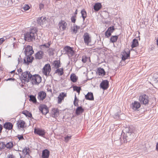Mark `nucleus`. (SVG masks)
Masks as SVG:
<instances>
[{
    "label": "nucleus",
    "instance_id": "7ed1b4c3",
    "mask_svg": "<svg viewBox=\"0 0 158 158\" xmlns=\"http://www.w3.org/2000/svg\"><path fill=\"white\" fill-rule=\"evenodd\" d=\"M36 28H34L30 29L28 31L24 34V40L25 41L31 42L35 41L36 36H37Z\"/></svg>",
    "mask_w": 158,
    "mask_h": 158
},
{
    "label": "nucleus",
    "instance_id": "338daca9",
    "mask_svg": "<svg viewBox=\"0 0 158 158\" xmlns=\"http://www.w3.org/2000/svg\"><path fill=\"white\" fill-rule=\"evenodd\" d=\"M156 150L157 151H158V142H157L156 144Z\"/></svg>",
    "mask_w": 158,
    "mask_h": 158
},
{
    "label": "nucleus",
    "instance_id": "2eb2a0df",
    "mask_svg": "<svg viewBox=\"0 0 158 158\" xmlns=\"http://www.w3.org/2000/svg\"><path fill=\"white\" fill-rule=\"evenodd\" d=\"M16 124L17 127L19 129H23L27 127L25 122L23 120H19L17 122Z\"/></svg>",
    "mask_w": 158,
    "mask_h": 158
},
{
    "label": "nucleus",
    "instance_id": "a19ab883",
    "mask_svg": "<svg viewBox=\"0 0 158 158\" xmlns=\"http://www.w3.org/2000/svg\"><path fill=\"white\" fill-rule=\"evenodd\" d=\"M115 28L114 26H112L109 27L107 30L112 34L115 31Z\"/></svg>",
    "mask_w": 158,
    "mask_h": 158
},
{
    "label": "nucleus",
    "instance_id": "9b49d317",
    "mask_svg": "<svg viewBox=\"0 0 158 158\" xmlns=\"http://www.w3.org/2000/svg\"><path fill=\"white\" fill-rule=\"evenodd\" d=\"M25 57L23 59V63L28 65L30 64L31 63L33 60H34V57L32 55L25 56Z\"/></svg>",
    "mask_w": 158,
    "mask_h": 158
},
{
    "label": "nucleus",
    "instance_id": "f03ea898",
    "mask_svg": "<svg viewBox=\"0 0 158 158\" xmlns=\"http://www.w3.org/2000/svg\"><path fill=\"white\" fill-rule=\"evenodd\" d=\"M135 128L131 125L125 128L122 131L121 137L123 139L124 142L127 143L131 141L134 138Z\"/></svg>",
    "mask_w": 158,
    "mask_h": 158
},
{
    "label": "nucleus",
    "instance_id": "39448f33",
    "mask_svg": "<svg viewBox=\"0 0 158 158\" xmlns=\"http://www.w3.org/2000/svg\"><path fill=\"white\" fill-rule=\"evenodd\" d=\"M63 50L64 52H65V54H67L69 58L72 57L75 54V51L73 50V48L69 46H65Z\"/></svg>",
    "mask_w": 158,
    "mask_h": 158
},
{
    "label": "nucleus",
    "instance_id": "cd10ccee",
    "mask_svg": "<svg viewBox=\"0 0 158 158\" xmlns=\"http://www.w3.org/2000/svg\"><path fill=\"white\" fill-rule=\"evenodd\" d=\"M119 35H112L110 39V43H114L116 42L118 39Z\"/></svg>",
    "mask_w": 158,
    "mask_h": 158
},
{
    "label": "nucleus",
    "instance_id": "4d7b16f0",
    "mask_svg": "<svg viewBox=\"0 0 158 158\" xmlns=\"http://www.w3.org/2000/svg\"><path fill=\"white\" fill-rule=\"evenodd\" d=\"M15 79L14 78H8L7 79H6V81H15Z\"/></svg>",
    "mask_w": 158,
    "mask_h": 158
},
{
    "label": "nucleus",
    "instance_id": "2f4dec72",
    "mask_svg": "<svg viewBox=\"0 0 158 158\" xmlns=\"http://www.w3.org/2000/svg\"><path fill=\"white\" fill-rule=\"evenodd\" d=\"M70 79L72 82L75 83L77 82L78 79V77L76 76L75 74L72 73L70 75Z\"/></svg>",
    "mask_w": 158,
    "mask_h": 158
},
{
    "label": "nucleus",
    "instance_id": "0eeeda50",
    "mask_svg": "<svg viewBox=\"0 0 158 158\" xmlns=\"http://www.w3.org/2000/svg\"><path fill=\"white\" fill-rule=\"evenodd\" d=\"M51 71V66L49 64H45L42 69V72L44 75L46 76H51L49 73Z\"/></svg>",
    "mask_w": 158,
    "mask_h": 158
},
{
    "label": "nucleus",
    "instance_id": "49530a36",
    "mask_svg": "<svg viewBox=\"0 0 158 158\" xmlns=\"http://www.w3.org/2000/svg\"><path fill=\"white\" fill-rule=\"evenodd\" d=\"M19 139V140H21L24 139L23 135H18L16 136Z\"/></svg>",
    "mask_w": 158,
    "mask_h": 158
},
{
    "label": "nucleus",
    "instance_id": "f3484780",
    "mask_svg": "<svg viewBox=\"0 0 158 158\" xmlns=\"http://www.w3.org/2000/svg\"><path fill=\"white\" fill-rule=\"evenodd\" d=\"M46 97V94L44 91H41L38 93V99L40 101H43Z\"/></svg>",
    "mask_w": 158,
    "mask_h": 158
},
{
    "label": "nucleus",
    "instance_id": "79ce46f5",
    "mask_svg": "<svg viewBox=\"0 0 158 158\" xmlns=\"http://www.w3.org/2000/svg\"><path fill=\"white\" fill-rule=\"evenodd\" d=\"M111 34H112L108 31L107 30L104 33L105 36V37L106 38H109L111 37L112 36Z\"/></svg>",
    "mask_w": 158,
    "mask_h": 158
},
{
    "label": "nucleus",
    "instance_id": "c85d7f7f",
    "mask_svg": "<svg viewBox=\"0 0 158 158\" xmlns=\"http://www.w3.org/2000/svg\"><path fill=\"white\" fill-rule=\"evenodd\" d=\"M55 74L56 73L59 76L62 75L64 73V70L63 68L57 69L55 72Z\"/></svg>",
    "mask_w": 158,
    "mask_h": 158
},
{
    "label": "nucleus",
    "instance_id": "4c0bfd02",
    "mask_svg": "<svg viewBox=\"0 0 158 158\" xmlns=\"http://www.w3.org/2000/svg\"><path fill=\"white\" fill-rule=\"evenodd\" d=\"M81 13L83 20H85L87 16V13L85 10H82L81 11Z\"/></svg>",
    "mask_w": 158,
    "mask_h": 158
},
{
    "label": "nucleus",
    "instance_id": "dca6fc26",
    "mask_svg": "<svg viewBox=\"0 0 158 158\" xmlns=\"http://www.w3.org/2000/svg\"><path fill=\"white\" fill-rule=\"evenodd\" d=\"M43 51L40 50L38 51L35 54V58L36 60H40L42 59L44 56Z\"/></svg>",
    "mask_w": 158,
    "mask_h": 158
},
{
    "label": "nucleus",
    "instance_id": "5701e85b",
    "mask_svg": "<svg viewBox=\"0 0 158 158\" xmlns=\"http://www.w3.org/2000/svg\"><path fill=\"white\" fill-rule=\"evenodd\" d=\"M85 98L86 100L89 101H93L94 98L93 93L91 92H88L87 94L85 95Z\"/></svg>",
    "mask_w": 158,
    "mask_h": 158
},
{
    "label": "nucleus",
    "instance_id": "603ef678",
    "mask_svg": "<svg viewBox=\"0 0 158 158\" xmlns=\"http://www.w3.org/2000/svg\"><path fill=\"white\" fill-rule=\"evenodd\" d=\"M41 45L45 48H49V45H47V44H42Z\"/></svg>",
    "mask_w": 158,
    "mask_h": 158
},
{
    "label": "nucleus",
    "instance_id": "864d4df0",
    "mask_svg": "<svg viewBox=\"0 0 158 158\" xmlns=\"http://www.w3.org/2000/svg\"><path fill=\"white\" fill-rule=\"evenodd\" d=\"M77 60V59H75V58H72V57L71 58V61L72 62H74V63H75Z\"/></svg>",
    "mask_w": 158,
    "mask_h": 158
},
{
    "label": "nucleus",
    "instance_id": "de8ad7c7",
    "mask_svg": "<svg viewBox=\"0 0 158 158\" xmlns=\"http://www.w3.org/2000/svg\"><path fill=\"white\" fill-rule=\"evenodd\" d=\"M88 59V57L86 56H83L82 57V61L83 63L86 62Z\"/></svg>",
    "mask_w": 158,
    "mask_h": 158
},
{
    "label": "nucleus",
    "instance_id": "052dcab7",
    "mask_svg": "<svg viewBox=\"0 0 158 158\" xmlns=\"http://www.w3.org/2000/svg\"><path fill=\"white\" fill-rule=\"evenodd\" d=\"M38 20H46V17L45 16H42L40 18H39L38 19Z\"/></svg>",
    "mask_w": 158,
    "mask_h": 158
},
{
    "label": "nucleus",
    "instance_id": "69168bd1",
    "mask_svg": "<svg viewBox=\"0 0 158 158\" xmlns=\"http://www.w3.org/2000/svg\"><path fill=\"white\" fill-rule=\"evenodd\" d=\"M142 21L139 22L140 20H139V22L140 23H142V24L144 25H145V20H141Z\"/></svg>",
    "mask_w": 158,
    "mask_h": 158
},
{
    "label": "nucleus",
    "instance_id": "7c9ffc66",
    "mask_svg": "<svg viewBox=\"0 0 158 158\" xmlns=\"http://www.w3.org/2000/svg\"><path fill=\"white\" fill-rule=\"evenodd\" d=\"M14 146L13 141H10L7 143L6 144L5 143V149L6 148L7 149H11Z\"/></svg>",
    "mask_w": 158,
    "mask_h": 158
},
{
    "label": "nucleus",
    "instance_id": "412c9836",
    "mask_svg": "<svg viewBox=\"0 0 158 158\" xmlns=\"http://www.w3.org/2000/svg\"><path fill=\"white\" fill-rule=\"evenodd\" d=\"M96 73L99 76H103L106 75V72L103 68L99 67L97 68Z\"/></svg>",
    "mask_w": 158,
    "mask_h": 158
},
{
    "label": "nucleus",
    "instance_id": "58836bf2",
    "mask_svg": "<svg viewBox=\"0 0 158 158\" xmlns=\"http://www.w3.org/2000/svg\"><path fill=\"white\" fill-rule=\"evenodd\" d=\"M79 28V27L77 26H74L73 28H72L71 31L73 33L76 34L77 32V29Z\"/></svg>",
    "mask_w": 158,
    "mask_h": 158
},
{
    "label": "nucleus",
    "instance_id": "8fccbe9b",
    "mask_svg": "<svg viewBox=\"0 0 158 158\" xmlns=\"http://www.w3.org/2000/svg\"><path fill=\"white\" fill-rule=\"evenodd\" d=\"M18 63L19 64L20 63H21L23 62V60L21 57V56L20 55L19 56V57L18 59Z\"/></svg>",
    "mask_w": 158,
    "mask_h": 158
},
{
    "label": "nucleus",
    "instance_id": "6e6552de",
    "mask_svg": "<svg viewBox=\"0 0 158 158\" xmlns=\"http://www.w3.org/2000/svg\"><path fill=\"white\" fill-rule=\"evenodd\" d=\"M130 50L128 52H126L125 50L123 51L121 53L122 55L121 59L122 61L124 62L123 65L126 64L125 60L127 59L130 58Z\"/></svg>",
    "mask_w": 158,
    "mask_h": 158
},
{
    "label": "nucleus",
    "instance_id": "774afa93",
    "mask_svg": "<svg viewBox=\"0 0 158 158\" xmlns=\"http://www.w3.org/2000/svg\"><path fill=\"white\" fill-rule=\"evenodd\" d=\"M124 62L122 61V60L120 63V65H121V66H123V64H124Z\"/></svg>",
    "mask_w": 158,
    "mask_h": 158
},
{
    "label": "nucleus",
    "instance_id": "c9c22d12",
    "mask_svg": "<svg viewBox=\"0 0 158 158\" xmlns=\"http://www.w3.org/2000/svg\"><path fill=\"white\" fill-rule=\"evenodd\" d=\"M22 152L25 155H27L29 154L31 151L29 148H27L26 147H25L23 149Z\"/></svg>",
    "mask_w": 158,
    "mask_h": 158
},
{
    "label": "nucleus",
    "instance_id": "0e129e2a",
    "mask_svg": "<svg viewBox=\"0 0 158 158\" xmlns=\"http://www.w3.org/2000/svg\"><path fill=\"white\" fill-rule=\"evenodd\" d=\"M78 100H79L77 98V97L76 96V94H75L74 101H78Z\"/></svg>",
    "mask_w": 158,
    "mask_h": 158
},
{
    "label": "nucleus",
    "instance_id": "b1692460",
    "mask_svg": "<svg viewBox=\"0 0 158 158\" xmlns=\"http://www.w3.org/2000/svg\"><path fill=\"white\" fill-rule=\"evenodd\" d=\"M49 155V151L47 149H45L42 152V158H48Z\"/></svg>",
    "mask_w": 158,
    "mask_h": 158
},
{
    "label": "nucleus",
    "instance_id": "a18cd8bd",
    "mask_svg": "<svg viewBox=\"0 0 158 158\" xmlns=\"http://www.w3.org/2000/svg\"><path fill=\"white\" fill-rule=\"evenodd\" d=\"M71 136H65L64 137V141L66 142V143L68 142L71 139Z\"/></svg>",
    "mask_w": 158,
    "mask_h": 158
},
{
    "label": "nucleus",
    "instance_id": "393cba45",
    "mask_svg": "<svg viewBox=\"0 0 158 158\" xmlns=\"http://www.w3.org/2000/svg\"><path fill=\"white\" fill-rule=\"evenodd\" d=\"M61 64L60 60H54L52 63V65L54 66V67L56 69L59 68L61 66Z\"/></svg>",
    "mask_w": 158,
    "mask_h": 158
},
{
    "label": "nucleus",
    "instance_id": "6e6d98bb",
    "mask_svg": "<svg viewBox=\"0 0 158 158\" xmlns=\"http://www.w3.org/2000/svg\"><path fill=\"white\" fill-rule=\"evenodd\" d=\"M14 156L13 154H10L7 156V158H14Z\"/></svg>",
    "mask_w": 158,
    "mask_h": 158
},
{
    "label": "nucleus",
    "instance_id": "423d86ee",
    "mask_svg": "<svg viewBox=\"0 0 158 158\" xmlns=\"http://www.w3.org/2000/svg\"><path fill=\"white\" fill-rule=\"evenodd\" d=\"M34 132L35 134L44 138L46 134V131L44 129L38 127H34Z\"/></svg>",
    "mask_w": 158,
    "mask_h": 158
},
{
    "label": "nucleus",
    "instance_id": "f704fd0d",
    "mask_svg": "<svg viewBox=\"0 0 158 158\" xmlns=\"http://www.w3.org/2000/svg\"><path fill=\"white\" fill-rule=\"evenodd\" d=\"M102 7V5L100 3H96L94 5V9L96 11H98Z\"/></svg>",
    "mask_w": 158,
    "mask_h": 158
},
{
    "label": "nucleus",
    "instance_id": "72a5a7b5",
    "mask_svg": "<svg viewBox=\"0 0 158 158\" xmlns=\"http://www.w3.org/2000/svg\"><path fill=\"white\" fill-rule=\"evenodd\" d=\"M29 101L30 102H32L34 103H36L37 102V100L35 96L33 95H31L29 97Z\"/></svg>",
    "mask_w": 158,
    "mask_h": 158
},
{
    "label": "nucleus",
    "instance_id": "a211bd4d",
    "mask_svg": "<svg viewBox=\"0 0 158 158\" xmlns=\"http://www.w3.org/2000/svg\"><path fill=\"white\" fill-rule=\"evenodd\" d=\"M67 24L64 20H61L58 24L60 29L61 31H64L66 27Z\"/></svg>",
    "mask_w": 158,
    "mask_h": 158
},
{
    "label": "nucleus",
    "instance_id": "6ab92c4d",
    "mask_svg": "<svg viewBox=\"0 0 158 158\" xmlns=\"http://www.w3.org/2000/svg\"><path fill=\"white\" fill-rule=\"evenodd\" d=\"M13 126V124L10 122H7L3 124V127L6 130H10L12 129Z\"/></svg>",
    "mask_w": 158,
    "mask_h": 158
},
{
    "label": "nucleus",
    "instance_id": "aec40b11",
    "mask_svg": "<svg viewBox=\"0 0 158 158\" xmlns=\"http://www.w3.org/2000/svg\"><path fill=\"white\" fill-rule=\"evenodd\" d=\"M84 111V109L81 106L77 107L75 110V114L78 116L82 114Z\"/></svg>",
    "mask_w": 158,
    "mask_h": 158
},
{
    "label": "nucleus",
    "instance_id": "c03bdc74",
    "mask_svg": "<svg viewBox=\"0 0 158 158\" xmlns=\"http://www.w3.org/2000/svg\"><path fill=\"white\" fill-rule=\"evenodd\" d=\"M5 143L3 142L0 141V151L5 149Z\"/></svg>",
    "mask_w": 158,
    "mask_h": 158
},
{
    "label": "nucleus",
    "instance_id": "bb28decb",
    "mask_svg": "<svg viewBox=\"0 0 158 158\" xmlns=\"http://www.w3.org/2000/svg\"><path fill=\"white\" fill-rule=\"evenodd\" d=\"M59 114V111L57 108H54L52 109V113L51 115L53 117L55 118L57 117Z\"/></svg>",
    "mask_w": 158,
    "mask_h": 158
},
{
    "label": "nucleus",
    "instance_id": "4be33fe9",
    "mask_svg": "<svg viewBox=\"0 0 158 158\" xmlns=\"http://www.w3.org/2000/svg\"><path fill=\"white\" fill-rule=\"evenodd\" d=\"M67 96L66 94L64 92L61 93L58 97L57 102L59 104L61 103L62 101L64 99V98Z\"/></svg>",
    "mask_w": 158,
    "mask_h": 158
},
{
    "label": "nucleus",
    "instance_id": "680f3d73",
    "mask_svg": "<svg viewBox=\"0 0 158 158\" xmlns=\"http://www.w3.org/2000/svg\"><path fill=\"white\" fill-rule=\"evenodd\" d=\"M44 6V5L43 4H41L40 5V10H41L42 9Z\"/></svg>",
    "mask_w": 158,
    "mask_h": 158
},
{
    "label": "nucleus",
    "instance_id": "37998d69",
    "mask_svg": "<svg viewBox=\"0 0 158 158\" xmlns=\"http://www.w3.org/2000/svg\"><path fill=\"white\" fill-rule=\"evenodd\" d=\"M73 90L74 91L77 92L79 90H81V86H78L76 85H74L73 87Z\"/></svg>",
    "mask_w": 158,
    "mask_h": 158
},
{
    "label": "nucleus",
    "instance_id": "13d9d810",
    "mask_svg": "<svg viewBox=\"0 0 158 158\" xmlns=\"http://www.w3.org/2000/svg\"><path fill=\"white\" fill-rule=\"evenodd\" d=\"M40 49H41V50H42V51L44 50V49L45 48L44 47H43V46H42L41 45H40Z\"/></svg>",
    "mask_w": 158,
    "mask_h": 158
},
{
    "label": "nucleus",
    "instance_id": "9d476101",
    "mask_svg": "<svg viewBox=\"0 0 158 158\" xmlns=\"http://www.w3.org/2000/svg\"><path fill=\"white\" fill-rule=\"evenodd\" d=\"M141 104L139 102L134 101L131 105V107L134 110L138 111L139 110V109L141 107Z\"/></svg>",
    "mask_w": 158,
    "mask_h": 158
},
{
    "label": "nucleus",
    "instance_id": "473e14b6",
    "mask_svg": "<svg viewBox=\"0 0 158 158\" xmlns=\"http://www.w3.org/2000/svg\"><path fill=\"white\" fill-rule=\"evenodd\" d=\"M22 113L25 115L27 117L33 118L32 114L27 110L23 111L22 112Z\"/></svg>",
    "mask_w": 158,
    "mask_h": 158
},
{
    "label": "nucleus",
    "instance_id": "ddd939ff",
    "mask_svg": "<svg viewBox=\"0 0 158 158\" xmlns=\"http://www.w3.org/2000/svg\"><path fill=\"white\" fill-rule=\"evenodd\" d=\"M84 41L85 43L87 45L91 41V37L89 34L86 32L83 35Z\"/></svg>",
    "mask_w": 158,
    "mask_h": 158
},
{
    "label": "nucleus",
    "instance_id": "5fc2aeb1",
    "mask_svg": "<svg viewBox=\"0 0 158 158\" xmlns=\"http://www.w3.org/2000/svg\"><path fill=\"white\" fill-rule=\"evenodd\" d=\"M5 39L3 38H0V45L2 44L3 42L4 41Z\"/></svg>",
    "mask_w": 158,
    "mask_h": 158
},
{
    "label": "nucleus",
    "instance_id": "bf43d9fd",
    "mask_svg": "<svg viewBox=\"0 0 158 158\" xmlns=\"http://www.w3.org/2000/svg\"><path fill=\"white\" fill-rule=\"evenodd\" d=\"M17 71L18 72V73H22V74L23 73H24V72H23V70L21 68H19V69H18Z\"/></svg>",
    "mask_w": 158,
    "mask_h": 158
},
{
    "label": "nucleus",
    "instance_id": "1a4fd4ad",
    "mask_svg": "<svg viewBox=\"0 0 158 158\" xmlns=\"http://www.w3.org/2000/svg\"><path fill=\"white\" fill-rule=\"evenodd\" d=\"M24 49V53L25 56L32 55L34 53L32 47L30 45H27Z\"/></svg>",
    "mask_w": 158,
    "mask_h": 158
},
{
    "label": "nucleus",
    "instance_id": "09e8293b",
    "mask_svg": "<svg viewBox=\"0 0 158 158\" xmlns=\"http://www.w3.org/2000/svg\"><path fill=\"white\" fill-rule=\"evenodd\" d=\"M23 9L25 10H28L30 8L29 6L27 5H25L23 8Z\"/></svg>",
    "mask_w": 158,
    "mask_h": 158
},
{
    "label": "nucleus",
    "instance_id": "f8f14e48",
    "mask_svg": "<svg viewBox=\"0 0 158 158\" xmlns=\"http://www.w3.org/2000/svg\"><path fill=\"white\" fill-rule=\"evenodd\" d=\"M39 110L44 115H45L49 112L48 107L45 104L40 105L39 107Z\"/></svg>",
    "mask_w": 158,
    "mask_h": 158
},
{
    "label": "nucleus",
    "instance_id": "e433bc0d",
    "mask_svg": "<svg viewBox=\"0 0 158 158\" xmlns=\"http://www.w3.org/2000/svg\"><path fill=\"white\" fill-rule=\"evenodd\" d=\"M121 111L120 110H117V111L115 112L113 115V117L114 118L118 119L120 118V114Z\"/></svg>",
    "mask_w": 158,
    "mask_h": 158
},
{
    "label": "nucleus",
    "instance_id": "e2e57ef3",
    "mask_svg": "<svg viewBox=\"0 0 158 158\" xmlns=\"http://www.w3.org/2000/svg\"><path fill=\"white\" fill-rule=\"evenodd\" d=\"M75 17L76 15L74 14L73 15L71 18V20H76Z\"/></svg>",
    "mask_w": 158,
    "mask_h": 158
},
{
    "label": "nucleus",
    "instance_id": "ea45409f",
    "mask_svg": "<svg viewBox=\"0 0 158 158\" xmlns=\"http://www.w3.org/2000/svg\"><path fill=\"white\" fill-rule=\"evenodd\" d=\"M49 51H48V53L49 56H53L54 55V49L53 48H49Z\"/></svg>",
    "mask_w": 158,
    "mask_h": 158
},
{
    "label": "nucleus",
    "instance_id": "c756f323",
    "mask_svg": "<svg viewBox=\"0 0 158 158\" xmlns=\"http://www.w3.org/2000/svg\"><path fill=\"white\" fill-rule=\"evenodd\" d=\"M152 80L158 88V73H155L153 74Z\"/></svg>",
    "mask_w": 158,
    "mask_h": 158
},
{
    "label": "nucleus",
    "instance_id": "4468645a",
    "mask_svg": "<svg viewBox=\"0 0 158 158\" xmlns=\"http://www.w3.org/2000/svg\"><path fill=\"white\" fill-rule=\"evenodd\" d=\"M100 87L103 90L107 89L109 87V81L107 80H102L100 84Z\"/></svg>",
    "mask_w": 158,
    "mask_h": 158
},
{
    "label": "nucleus",
    "instance_id": "20e7f679",
    "mask_svg": "<svg viewBox=\"0 0 158 158\" xmlns=\"http://www.w3.org/2000/svg\"><path fill=\"white\" fill-rule=\"evenodd\" d=\"M139 100L142 105L145 106H147L149 104V97L145 94H141L139 97Z\"/></svg>",
    "mask_w": 158,
    "mask_h": 158
},
{
    "label": "nucleus",
    "instance_id": "3c124183",
    "mask_svg": "<svg viewBox=\"0 0 158 158\" xmlns=\"http://www.w3.org/2000/svg\"><path fill=\"white\" fill-rule=\"evenodd\" d=\"M73 104L75 106H76L77 107L79 106L78 104V101H74Z\"/></svg>",
    "mask_w": 158,
    "mask_h": 158
},
{
    "label": "nucleus",
    "instance_id": "a878e982",
    "mask_svg": "<svg viewBox=\"0 0 158 158\" xmlns=\"http://www.w3.org/2000/svg\"><path fill=\"white\" fill-rule=\"evenodd\" d=\"M139 45V43L137 39H134L133 40L132 42V44L131 45V47L132 48L131 50H134L133 48L136 47Z\"/></svg>",
    "mask_w": 158,
    "mask_h": 158
},
{
    "label": "nucleus",
    "instance_id": "f257e3e1",
    "mask_svg": "<svg viewBox=\"0 0 158 158\" xmlns=\"http://www.w3.org/2000/svg\"><path fill=\"white\" fill-rule=\"evenodd\" d=\"M21 78L24 82H28L31 81L32 84L38 85L41 82V77L39 74L32 75L30 72L27 71L21 74Z\"/></svg>",
    "mask_w": 158,
    "mask_h": 158
}]
</instances>
